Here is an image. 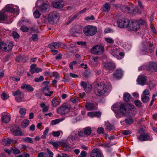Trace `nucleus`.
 Here are the masks:
<instances>
[{
    "mask_svg": "<svg viewBox=\"0 0 157 157\" xmlns=\"http://www.w3.org/2000/svg\"><path fill=\"white\" fill-rule=\"evenodd\" d=\"M128 108H126L124 104H121L119 108V111H118V105L115 104L112 106V109L115 113V116L117 118H120L123 115L127 116L128 115L132 116L136 113V109L135 106L130 104H128Z\"/></svg>",
    "mask_w": 157,
    "mask_h": 157,
    "instance_id": "obj_1",
    "label": "nucleus"
},
{
    "mask_svg": "<svg viewBox=\"0 0 157 157\" xmlns=\"http://www.w3.org/2000/svg\"><path fill=\"white\" fill-rule=\"evenodd\" d=\"M145 23V21L142 19L139 21L132 20L131 21V22H130L129 26L132 30L136 31L140 28L141 25H144Z\"/></svg>",
    "mask_w": 157,
    "mask_h": 157,
    "instance_id": "obj_2",
    "label": "nucleus"
},
{
    "mask_svg": "<svg viewBox=\"0 0 157 157\" xmlns=\"http://www.w3.org/2000/svg\"><path fill=\"white\" fill-rule=\"evenodd\" d=\"M83 31L85 35L88 36H90L96 34L97 29L96 26L89 25L84 27Z\"/></svg>",
    "mask_w": 157,
    "mask_h": 157,
    "instance_id": "obj_3",
    "label": "nucleus"
},
{
    "mask_svg": "<svg viewBox=\"0 0 157 157\" xmlns=\"http://www.w3.org/2000/svg\"><path fill=\"white\" fill-rule=\"evenodd\" d=\"M106 86L103 83L101 82L98 83L95 86L94 88V92L98 95H101L106 92Z\"/></svg>",
    "mask_w": 157,
    "mask_h": 157,
    "instance_id": "obj_4",
    "label": "nucleus"
},
{
    "mask_svg": "<svg viewBox=\"0 0 157 157\" xmlns=\"http://www.w3.org/2000/svg\"><path fill=\"white\" fill-rule=\"evenodd\" d=\"M36 5L42 13H45L50 10L49 5L46 3L44 2L42 0H38L36 4Z\"/></svg>",
    "mask_w": 157,
    "mask_h": 157,
    "instance_id": "obj_5",
    "label": "nucleus"
},
{
    "mask_svg": "<svg viewBox=\"0 0 157 157\" xmlns=\"http://www.w3.org/2000/svg\"><path fill=\"white\" fill-rule=\"evenodd\" d=\"M59 13L56 12L54 11L50 13L48 15V22L52 24L56 23L59 20Z\"/></svg>",
    "mask_w": 157,
    "mask_h": 157,
    "instance_id": "obj_6",
    "label": "nucleus"
},
{
    "mask_svg": "<svg viewBox=\"0 0 157 157\" xmlns=\"http://www.w3.org/2000/svg\"><path fill=\"white\" fill-rule=\"evenodd\" d=\"M151 46V44H149L147 41H144L142 43V45L140 47L139 52L141 55L146 54L147 52H150V47Z\"/></svg>",
    "mask_w": 157,
    "mask_h": 157,
    "instance_id": "obj_7",
    "label": "nucleus"
},
{
    "mask_svg": "<svg viewBox=\"0 0 157 157\" xmlns=\"http://www.w3.org/2000/svg\"><path fill=\"white\" fill-rule=\"evenodd\" d=\"M104 47L100 45H96L93 46L90 50L91 52L94 55H100L104 52Z\"/></svg>",
    "mask_w": 157,
    "mask_h": 157,
    "instance_id": "obj_8",
    "label": "nucleus"
},
{
    "mask_svg": "<svg viewBox=\"0 0 157 157\" xmlns=\"http://www.w3.org/2000/svg\"><path fill=\"white\" fill-rule=\"evenodd\" d=\"M5 9L7 12L15 13L16 14H18L19 13V7L16 6L8 5L6 6Z\"/></svg>",
    "mask_w": 157,
    "mask_h": 157,
    "instance_id": "obj_9",
    "label": "nucleus"
},
{
    "mask_svg": "<svg viewBox=\"0 0 157 157\" xmlns=\"http://www.w3.org/2000/svg\"><path fill=\"white\" fill-rule=\"evenodd\" d=\"M125 11L130 14H135L136 13H141V11L139 10L137 7L135 6L133 4H131L129 7H124Z\"/></svg>",
    "mask_w": 157,
    "mask_h": 157,
    "instance_id": "obj_10",
    "label": "nucleus"
},
{
    "mask_svg": "<svg viewBox=\"0 0 157 157\" xmlns=\"http://www.w3.org/2000/svg\"><path fill=\"white\" fill-rule=\"evenodd\" d=\"M13 46L11 42H8L5 43L3 42L1 44V50L5 52H9L11 50Z\"/></svg>",
    "mask_w": 157,
    "mask_h": 157,
    "instance_id": "obj_11",
    "label": "nucleus"
},
{
    "mask_svg": "<svg viewBox=\"0 0 157 157\" xmlns=\"http://www.w3.org/2000/svg\"><path fill=\"white\" fill-rule=\"evenodd\" d=\"M118 26L121 28H127L129 26L130 21L127 19L119 20L117 22Z\"/></svg>",
    "mask_w": 157,
    "mask_h": 157,
    "instance_id": "obj_12",
    "label": "nucleus"
},
{
    "mask_svg": "<svg viewBox=\"0 0 157 157\" xmlns=\"http://www.w3.org/2000/svg\"><path fill=\"white\" fill-rule=\"evenodd\" d=\"M137 139L140 141H144L147 140L151 141L152 140V136H150L149 134L146 133H144L137 136Z\"/></svg>",
    "mask_w": 157,
    "mask_h": 157,
    "instance_id": "obj_13",
    "label": "nucleus"
},
{
    "mask_svg": "<svg viewBox=\"0 0 157 157\" xmlns=\"http://www.w3.org/2000/svg\"><path fill=\"white\" fill-rule=\"evenodd\" d=\"M69 110V107L67 105H64L58 108L57 109V112L58 114L63 115L68 113Z\"/></svg>",
    "mask_w": 157,
    "mask_h": 157,
    "instance_id": "obj_14",
    "label": "nucleus"
},
{
    "mask_svg": "<svg viewBox=\"0 0 157 157\" xmlns=\"http://www.w3.org/2000/svg\"><path fill=\"white\" fill-rule=\"evenodd\" d=\"M115 67V64L113 62H107L104 63V70H108L110 72L113 71Z\"/></svg>",
    "mask_w": 157,
    "mask_h": 157,
    "instance_id": "obj_15",
    "label": "nucleus"
},
{
    "mask_svg": "<svg viewBox=\"0 0 157 157\" xmlns=\"http://www.w3.org/2000/svg\"><path fill=\"white\" fill-rule=\"evenodd\" d=\"M12 94L13 96H15V100L17 101L20 102L22 101L24 97L23 94L19 90L13 92Z\"/></svg>",
    "mask_w": 157,
    "mask_h": 157,
    "instance_id": "obj_16",
    "label": "nucleus"
},
{
    "mask_svg": "<svg viewBox=\"0 0 157 157\" xmlns=\"http://www.w3.org/2000/svg\"><path fill=\"white\" fill-rule=\"evenodd\" d=\"M91 132V128L90 127H86L84 128L83 132H80L78 133L79 136L85 137L89 135Z\"/></svg>",
    "mask_w": 157,
    "mask_h": 157,
    "instance_id": "obj_17",
    "label": "nucleus"
},
{
    "mask_svg": "<svg viewBox=\"0 0 157 157\" xmlns=\"http://www.w3.org/2000/svg\"><path fill=\"white\" fill-rule=\"evenodd\" d=\"M90 157H103L102 152L98 148L93 149L90 153Z\"/></svg>",
    "mask_w": 157,
    "mask_h": 157,
    "instance_id": "obj_18",
    "label": "nucleus"
},
{
    "mask_svg": "<svg viewBox=\"0 0 157 157\" xmlns=\"http://www.w3.org/2000/svg\"><path fill=\"white\" fill-rule=\"evenodd\" d=\"M147 68L149 71L156 72L157 71V64L154 62L149 63L147 65Z\"/></svg>",
    "mask_w": 157,
    "mask_h": 157,
    "instance_id": "obj_19",
    "label": "nucleus"
},
{
    "mask_svg": "<svg viewBox=\"0 0 157 157\" xmlns=\"http://www.w3.org/2000/svg\"><path fill=\"white\" fill-rule=\"evenodd\" d=\"M64 46V44L60 42H52L48 45L49 48L51 49H58L62 46Z\"/></svg>",
    "mask_w": 157,
    "mask_h": 157,
    "instance_id": "obj_20",
    "label": "nucleus"
},
{
    "mask_svg": "<svg viewBox=\"0 0 157 157\" xmlns=\"http://www.w3.org/2000/svg\"><path fill=\"white\" fill-rule=\"evenodd\" d=\"M64 2L61 0L55 1L52 3V5L55 8H61L64 5Z\"/></svg>",
    "mask_w": 157,
    "mask_h": 157,
    "instance_id": "obj_21",
    "label": "nucleus"
},
{
    "mask_svg": "<svg viewBox=\"0 0 157 157\" xmlns=\"http://www.w3.org/2000/svg\"><path fill=\"white\" fill-rule=\"evenodd\" d=\"M119 49L116 48H113L109 51V53L114 57L118 59H121L119 55H118V52Z\"/></svg>",
    "mask_w": 157,
    "mask_h": 157,
    "instance_id": "obj_22",
    "label": "nucleus"
},
{
    "mask_svg": "<svg viewBox=\"0 0 157 157\" xmlns=\"http://www.w3.org/2000/svg\"><path fill=\"white\" fill-rule=\"evenodd\" d=\"M146 78L144 75H139L137 81L139 84L144 85L146 83Z\"/></svg>",
    "mask_w": 157,
    "mask_h": 157,
    "instance_id": "obj_23",
    "label": "nucleus"
},
{
    "mask_svg": "<svg viewBox=\"0 0 157 157\" xmlns=\"http://www.w3.org/2000/svg\"><path fill=\"white\" fill-rule=\"evenodd\" d=\"M21 88L22 89L27 90L29 92H32L34 90L33 88L30 85L25 83L22 84L21 86Z\"/></svg>",
    "mask_w": 157,
    "mask_h": 157,
    "instance_id": "obj_24",
    "label": "nucleus"
},
{
    "mask_svg": "<svg viewBox=\"0 0 157 157\" xmlns=\"http://www.w3.org/2000/svg\"><path fill=\"white\" fill-rule=\"evenodd\" d=\"M113 75L117 78H121L123 75V72L121 69H117L113 73Z\"/></svg>",
    "mask_w": 157,
    "mask_h": 157,
    "instance_id": "obj_25",
    "label": "nucleus"
},
{
    "mask_svg": "<svg viewBox=\"0 0 157 157\" xmlns=\"http://www.w3.org/2000/svg\"><path fill=\"white\" fill-rule=\"evenodd\" d=\"M10 116L9 113H7L6 115L3 116L1 118L2 122L7 123L10 120Z\"/></svg>",
    "mask_w": 157,
    "mask_h": 157,
    "instance_id": "obj_26",
    "label": "nucleus"
},
{
    "mask_svg": "<svg viewBox=\"0 0 157 157\" xmlns=\"http://www.w3.org/2000/svg\"><path fill=\"white\" fill-rule=\"evenodd\" d=\"M13 141L12 139L9 138H4L2 140V143L3 145H9Z\"/></svg>",
    "mask_w": 157,
    "mask_h": 157,
    "instance_id": "obj_27",
    "label": "nucleus"
},
{
    "mask_svg": "<svg viewBox=\"0 0 157 157\" xmlns=\"http://www.w3.org/2000/svg\"><path fill=\"white\" fill-rule=\"evenodd\" d=\"M87 115L90 117H93L95 116L98 117L101 116V113L98 112H89L87 114Z\"/></svg>",
    "mask_w": 157,
    "mask_h": 157,
    "instance_id": "obj_28",
    "label": "nucleus"
},
{
    "mask_svg": "<svg viewBox=\"0 0 157 157\" xmlns=\"http://www.w3.org/2000/svg\"><path fill=\"white\" fill-rule=\"evenodd\" d=\"M65 119V118L63 117L59 119L52 120L51 122V124L52 125L56 124L60 122L63 121Z\"/></svg>",
    "mask_w": 157,
    "mask_h": 157,
    "instance_id": "obj_29",
    "label": "nucleus"
},
{
    "mask_svg": "<svg viewBox=\"0 0 157 157\" xmlns=\"http://www.w3.org/2000/svg\"><path fill=\"white\" fill-rule=\"evenodd\" d=\"M7 19V15L6 13L3 12H0V22L2 21H5Z\"/></svg>",
    "mask_w": 157,
    "mask_h": 157,
    "instance_id": "obj_30",
    "label": "nucleus"
},
{
    "mask_svg": "<svg viewBox=\"0 0 157 157\" xmlns=\"http://www.w3.org/2000/svg\"><path fill=\"white\" fill-rule=\"evenodd\" d=\"M123 99L126 102H128L131 98V95L128 93H125L123 94Z\"/></svg>",
    "mask_w": 157,
    "mask_h": 157,
    "instance_id": "obj_31",
    "label": "nucleus"
},
{
    "mask_svg": "<svg viewBox=\"0 0 157 157\" xmlns=\"http://www.w3.org/2000/svg\"><path fill=\"white\" fill-rule=\"evenodd\" d=\"M29 123V120L25 119L21 122V126L23 128H25L28 126Z\"/></svg>",
    "mask_w": 157,
    "mask_h": 157,
    "instance_id": "obj_32",
    "label": "nucleus"
},
{
    "mask_svg": "<svg viewBox=\"0 0 157 157\" xmlns=\"http://www.w3.org/2000/svg\"><path fill=\"white\" fill-rule=\"evenodd\" d=\"M33 11H34L33 15L34 17L36 18H39L41 15V14L39 12V11L38 10H36L35 7L33 8Z\"/></svg>",
    "mask_w": 157,
    "mask_h": 157,
    "instance_id": "obj_33",
    "label": "nucleus"
},
{
    "mask_svg": "<svg viewBox=\"0 0 157 157\" xmlns=\"http://www.w3.org/2000/svg\"><path fill=\"white\" fill-rule=\"evenodd\" d=\"M62 144L64 150L67 151L71 150V146L67 145L66 143H63Z\"/></svg>",
    "mask_w": 157,
    "mask_h": 157,
    "instance_id": "obj_34",
    "label": "nucleus"
},
{
    "mask_svg": "<svg viewBox=\"0 0 157 157\" xmlns=\"http://www.w3.org/2000/svg\"><path fill=\"white\" fill-rule=\"evenodd\" d=\"M77 139V137L75 135L73 134V133H72L68 137L67 139V142H71V140H75Z\"/></svg>",
    "mask_w": 157,
    "mask_h": 157,
    "instance_id": "obj_35",
    "label": "nucleus"
},
{
    "mask_svg": "<svg viewBox=\"0 0 157 157\" xmlns=\"http://www.w3.org/2000/svg\"><path fill=\"white\" fill-rule=\"evenodd\" d=\"M26 109L25 108H21L19 111V113L21 116L22 117H24L26 114Z\"/></svg>",
    "mask_w": 157,
    "mask_h": 157,
    "instance_id": "obj_36",
    "label": "nucleus"
},
{
    "mask_svg": "<svg viewBox=\"0 0 157 157\" xmlns=\"http://www.w3.org/2000/svg\"><path fill=\"white\" fill-rule=\"evenodd\" d=\"M141 100L144 103H146L148 102L149 100V97L148 96H144L141 95Z\"/></svg>",
    "mask_w": 157,
    "mask_h": 157,
    "instance_id": "obj_37",
    "label": "nucleus"
},
{
    "mask_svg": "<svg viewBox=\"0 0 157 157\" xmlns=\"http://www.w3.org/2000/svg\"><path fill=\"white\" fill-rule=\"evenodd\" d=\"M86 108L89 110H91L93 109L94 106L92 103L88 102L86 105Z\"/></svg>",
    "mask_w": 157,
    "mask_h": 157,
    "instance_id": "obj_38",
    "label": "nucleus"
},
{
    "mask_svg": "<svg viewBox=\"0 0 157 157\" xmlns=\"http://www.w3.org/2000/svg\"><path fill=\"white\" fill-rule=\"evenodd\" d=\"M110 8V5L107 3H106L104 6V8L103 9V12L108 11L109 10Z\"/></svg>",
    "mask_w": 157,
    "mask_h": 157,
    "instance_id": "obj_39",
    "label": "nucleus"
},
{
    "mask_svg": "<svg viewBox=\"0 0 157 157\" xmlns=\"http://www.w3.org/2000/svg\"><path fill=\"white\" fill-rule=\"evenodd\" d=\"M13 134L16 136H20L22 135L21 130L20 128H18L13 132Z\"/></svg>",
    "mask_w": 157,
    "mask_h": 157,
    "instance_id": "obj_40",
    "label": "nucleus"
},
{
    "mask_svg": "<svg viewBox=\"0 0 157 157\" xmlns=\"http://www.w3.org/2000/svg\"><path fill=\"white\" fill-rule=\"evenodd\" d=\"M23 140L27 143L31 144H33V141L32 140V138L29 137H26L25 138H23Z\"/></svg>",
    "mask_w": 157,
    "mask_h": 157,
    "instance_id": "obj_41",
    "label": "nucleus"
},
{
    "mask_svg": "<svg viewBox=\"0 0 157 157\" xmlns=\"http://www.w3.org/2000/svg\"><path fill=\"white\" fill-rule=\"evenodd\" d=\"M52 102V105L54 107H56L59 104V102L56 99H53Z\"/></svg>",
    "mask_w": 157,
    "mask_h": 157,
    "instance_id": "obj_42",
    "label": "nucleus"
},
{
    "mask_svg": "<svg viewBox=\"0 0 157 157\" xmlns=\"http://www.w3.org/2000/svg\"><path fill=\"white\" fill-rule=\"evenodd\" d=\"M92 88V85L91 84H88L87 86L84 89L85 91L87 93H89L90 91Z\"/></svg>",
    "mask_w": 157,
    "mask_h": 157,
    "instance_id": "obj_43",
    "label": "nucleus"
},
{
    "mask_svg": "<svg viewBox=\"0 0 157 157\" xmlns=\"http://www.w3.org/2000/svg\"><path fill=\"white\" fill-rule=\"evenodd\" d=\"M105 40L108 43L113 44L114 43L113 39L110 37L105 38Z\"/></svg>",
    "mask_w": 157,
    "mask_h": 157,
    "instance_id": "obj_44",
    "label": "nucleus"
},
{
    "mask_svg": "<svg viewBox=\"0 0 157 157\" xmlns=\"http://www.w3.org/2000/svg\"><path fill=\"white\" fill-rule=\"evenodd\" d=\"M20 29L23 32H26L28 31L29 29L25 25H23L21 27Z\"/></svg>",
    "mask_w": 157,
    "mask_h": 157,
    "instance_id": "obj_45",
    "label": "nucleus"
},
{
    "mask_svg": "<svg viewBox=\"0 0 157 157\" xmlns=\"http://www.w3.org/2000/svg\"><path fill=\"white\" fill-rule=\"evenodd\" d=\"M62 133V132L60 131H58L56 132L53 131L52 132V135L55 137H58L60 135L61 133Z\"/></svg>",
    "mask_w": 157,
    "mask_h": 157,
    "instance_id": "obj_46",
    "label": "nucleus"
},
{
    "mask_svg": "<svg viewBox=\"0 0 157 157\" xmlns=\"http://www.w3.org/2000/svg\"><path fill=\"white\" fill-rule=\"evenodd\" d=\"M49 143L51 144L54 147L57 148H58L59 145L57 142L54 141H51L49 142Z\"/></svg>",
    "mask_w": 157,
    "mask_h": 157,
    "instance_id": "obj_47",
    "label": "nucleus"
},
{
    "mask_svg": "<svg viewBox=\"0 0 157 157\" xmlns=\"http://www.w3.org/2000/svg\"><path fill=\"white\" fill-rule=\"evenodd\" d=\"M9 97L8 94L7 93H3L1 95L2 98L3 100L9 98Z\"/></svg>",
    "mask_w": 157,
    "mask_h": 157,
    "instance_id": "obj_48",
    "label": "nucleus"
},
{
    "mask_svg": "<svg viewBox=\"0 0 157 157\" xmlns=\"http://www.w3.org/2000/svg\"><path fill=\"white\" fill-rule=\"evenodd\" d=\"M42 71V70L41 68L39 67H36L34 70L33 69L32 70V73H38L39 72H41Z\"/></svg>",
    "mask_w": 157,
    "mask_h": 157,
    "instance_id": "obj_49",
    "label": "nucleus"
},
{
    "mask_svg": "<svg viewBox=\"0 0 157 157\" xmlns=\"http://www.w3.org/2000/svg\"><path fill=\"white\" fill-rule=\"evenodd\" d=\"M125 121L127 124H131L133 122V120L132 118H130L125 119Z\"/></svg>",
    "mask_w": 157,
    "mask_h": 157,
    "instance_id": "obj_50",
    "label": "nucleus"
},
{
    "mask_svg": "<svg viewBox=\"0 0 157 157\" xmlns=\"http://www.w3.org/2000/svg\"><path fill=\"white\" fill-rule=\"evenodd\" d=\"M32 39L33 40L36 41L38 40V36L36 34H33L32 35Z\"/></svg>",
    "mask_w": 157,
    "mask_h": 157,
    "instance_id": "obj_51",
    "label": "nucleus"
},
{
    "mask_svg": "<svg viewBox=\"0 0 157 157\" xmlns=\"http://www.w3.org/2000/svg\"><path fill=\"white\" fill-rule=\"evenodd\" d=\"M150 94V92L148 90L146 89L144 90L143 92V94H142V95L144 96H148Z\"/></svg>",
    "mask_w": 157,
    "mask_h": 157,
    "instance_id": "obj_52",
    "label": "nucleus"
},
{
    "mask_svg": "<svg viewBox=\"0 0 157 157\" xmlns=\"http://www.w3.org/2000/svg\"><path fill=\"white\" fill-rule=\"evenodd\" d=\"M123 47L125 49L127 50H129L131 48V46L127 43L123 45Z\"/></svg>",
    "mask_w": 157,
    "mask_h": 157,
    "instance_id": "obj_53",
    "label": "nucleus"
},
{
    "mask_svg": "<svg viewBox=\"0 0 157 157\" xmlns=\"http://www.w3.org/2000/svg\"><path fill=\"white\" fill-rule=\"evenodd\" d=\"M92 59L94 61V63L95 65L98 64V57H92Z\"/></svg>",
    "mask_w": 157,
    "mask_h": 157,
    "instance_id": "obj_54",
    "label": "nucleus"
},
{
    "mask_svg": "<svg viewBox=\"0 0 157 157\" xmlns=\"http://www.w3.org/2000/svg\"><path fill=\"white\" fill-rule=\"evenodd\" d=\"M12 36L14 38H18L19 37V36L18 33L15 32H13Z\"/></svg>",
    "mask_w": 157,
    "mask_h": 157,
    "instance_id": "obj_55",
    "label": "nucleus"
},
{
    "mask_svg": "<svg viewBox=\"0 0 157 157\" xmlns=\"http://www.w3.org/2000/svg\"><path fill=\"white\" fill-rule=\"evenodd\" d=\"M97 131L99 134L103 133L104 132V128L102 127L99 128L98 129Z\"/></svg>",
    "mask_w": 157,
    "mask_h": 157,
    "instance_id": "obj_56",
    "label": "nucleus"
},
{
    "mask_svg": "<svg viewBox=\"0 0 157 157\" xmlns=\"http://www.w3.org/2000/svg\"><path fill=\"white\" fill-rule=\"evenodd\" d=\"M135 105L138 107H140L141 106L142 103L139 100H137L135 101Z\"/></svg>",
    "mask_w": 157,
    "mask_h": 157,
    "instance_id": "obj_57",
    "label": "nucleus"
},
{
    "mask_svg": "<svg viewBox=\"0 0 157 157\" xmlns=\"http://www.w3.org/2000/svg\"><path fill=\"white\" fill-rule=\"evenodd\" d=\"M86 153L84 151H82L80 155H79L78 157H86Z\"/></svg>",
    "mask_w": 157,
    "mask_h": 157,
    "instance_id": "obj_58",
    "label": "nucleus"
},
{
    "mask_svg": "<svg viewBox=\"0 0 157 157\" xmlns=\"http://www.w3.org/2000/svg\"><path fill=\"white\" fill-rule=\"evenodd\" d=\"M131 132L129 130H123L122 131V133L124 135H128L130 134Z\"/></svg>",
    "mask_w": 157,
    "mask_h": 157,
    "instance_id": "obj_59",
    "label": "nucleus"
},
{
    "mask_svg": "<svg viewBox=\"0 0 157 157\" xmlns=\"http://www.w3.org/2000/svg\"><path fill=\"white\" fill-rule=\"evenodd\" d=\"M44 77L42 76H40L39 78H36L35 79V81L36 82H39L43 80Z\"/></svg>",
    "mask_w": 157,
    "mask_h": 157,
    "instance_id": "obj_60",
    "label": "nucleus"
},
{
    "mask_svg": "<svg viewBox=\"0 0 157 157\" xmlns=\"http://www.w3.org/2000/svg\"><path fill=\"white\" fill-rule=\"evenodd\" d=\"M47 151L49 157H53L54 154L52 151L50 150L49 149H47Z\"/></svg>",
    "mask_w": 157,
    "mask_h": 157,
    "instance_id": "obj_61",
    "label": "nucleus"
},
{
    "mask_svg": "<svg viewBox=\"0 0 157 157\" xmlns=\"http://www.w3.org/2000/svg\"><path fill=\"white\" fill-rule=\"evenodd\" d=\"M138 4H139V5L140 7V8H139V10L140 11H141V13L143 10V8L142 6V3L140 2L139 1V2H138Z\"/></svg>",
    "mask_w": 157,
    "mask_h": 157,
    "instance_id": "obj_62",
    "label": "nucleus"
},
{
    "mask_svg": "<svg viewBox=\"0 0 157 157\" xmlns=\"http://www.w3.org/2000/svg\"><path fill=\"white\" fill-rule=\"evenodd\" d=\"M13 151L14 154H18L21 153L20 151L17 148H15Z\"/></svg>",
    "mask_w": 157,
    "mask_h": 157,
    "instance_id": "obj_63",
    "label": "nucleus"
},
{
    "mask_svg": "<svg viewBox=\"0 0 157 157\" xmlns=\"http://www.w3.org/2000/svg\"><path fill=\"white\" fill-rule=\"evenodd\" d=\"M11 79L13 81H16L17 82H18L19 81H20V77H11Z\"/></svg>",
    "mask_w": 157,
    "mask_h": 157,
    "instance_id": "obj_64",
    "label": "nucleus"
}]
</instances>
